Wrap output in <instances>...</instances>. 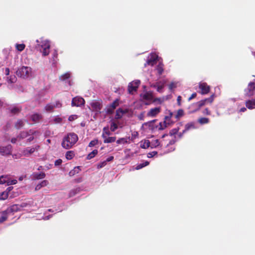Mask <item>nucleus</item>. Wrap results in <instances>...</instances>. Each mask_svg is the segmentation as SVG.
I'll use <instances>...</instances> for the list:
<instances>
[{"label": "nucleus", "mask_w": 255, "mask_h": 255, "mask_svg": "<svg viewBox=\"0 0 255 255\" xmlns=\"http://www.w3.org/2000/svg\"><path fill=\"white\" fill-rule=\"evenodd\" d=\"M78 140V137L76 133H69L63 138L61 146L66 149H69L72 147Z\"/></svg>", "instance_id": "1"}, {"label": "nucleus", "mask_w": 255, "mask_h": 255, "mask_svg": "<svg viewBox=\"0 0 255 255\" xmlns=\"http://www.w3.org/2000/svg\"><path fill=\"white\" fill-rule=\"evenodd\" d=\"M214 101V95L211 96L209 98L202 100L198 102L193 104L190 106L189 109L193 108V109L190 111V113H194L200 110V109L209 103L211 104Z\"/></svg>", "instance_id": "2"}, {"label": "nucleus", "mask_w": 255, "mask_h": 255, "mask_svg": "<svg viewBox=\"0 0 255 255\" xmlns=\"http://www.w3.org/2000/svg\"><path fill=\"white\" fill-rule=\"evenodd\" d=\"M16 74L22 79H27L32 74V69L28 66H22L18 68Z\"/></svg>", "instance_id": "3"}, {"label": "nucleus", "mask_w": 255, "mask_h": 255, "mask_svg": "<svg viewBox=\"0 0 255 255\" xmlns=\"http://www.w3.org/2000/svg\"><path fill=\"white\" fill-rule=\"evenodd\" d=\"M17 210V206L16 205H14L6 210L1 212L2 216L0 217V224L5 221L7 219L8 215L11 213L16 212Z\"/></svg>", "instance_id": "4"}, {"label": "nucleus", "mask_w": 255, "mask_h": 255, "mask_svg": "<svg viewBox=\"0 0 255 255\" xmlns=\"http://www.w3.org/2000/svg\"><path fill=\"white\" fill-rule=\"evenodd\" d=\"M245 95L247 97H251L255 94V80L249 83L248 87L245 90Z\"/></svg>", "instance_id": "5"}, {"label": "nucleus", "mask_w": 255, "mask_h": 255, "mask_svg": "<svg viewBox=\"0 0 255 255\" xmlns=\"http://www.w3.org/2000/svg\"><path fill=\"white\" fill-rule=\"evenodd\" d=\"M140 84L139 80H135L129 83L128 85V92L130 94H132L136 92Z\"/></svg>", "instance_id": "6"}, {"label": "nucleus", "mask_w": 255, "mask_h": 255, "mask_svg": "<svg viewBox=\"0 0 255 255\" xmlns=\"http://www.w3.org/2000/svg\"><path fill=\"white\" fill-rule=\"evenodd\" d=\"M12 151V147L10 144L6 146H0V154L2 156L11 155Z\"/></svg>", "instance_id": "7"}, {"label": "nucleus", "mask_w": 255, "mask_h": 255, "mask_svg": "<svg viewBox=\"0 0 255 255\" xmlns=\"http://www.w3.org/2000/svg\"><path fill=\"white\" fill-rule=\"evenodd\" d=\"M41 49H40V51L42 53L43 56H45L49 54V49H50V44L48 41H44L42 42L40 45Z\"/></svg>", "instance_id": "8"}, {"label": "nucleus", "mask_w": 255, "mask_h": 255, "mask_svg": "<svg viewBox=\"0 0 255 255\" xmlns=\"http://www.w3.org/2000/svg\"><path fill=\"white\" fill-rule=\"evenodd\" d=\"M85 104V100L83 98L76 97L73 98L71 105L72 107H79Z\"/></svg>", "instance_id": "9"}, {"label": "nucleus", "mask_w": 255, "mask_h": 255, "mask_svg": "<svg viewBox=\"0 0 255 255\" xmlns=\"http://www.w3.org/2000/svg\"><path fill=\"white\" fill-rule=\"evenodd\" d=\"M36 132L35 131H33L32 130H29L28 131H21L19 134L17 136V138L19 140L23 139L29 135H33Z\"/></svg>", "instance_id": "10"}, {"label": "nucleus", "mask_w": 255, "mask_h": 255, "mask_svg": "<svg viewBox=\"0 0 255 255\" xmlns=\"http://www.w3.org/2000/svg\"><path fill=\"white\" fill-rule=\"evenodd\" d=\"M157 58L158 56L155 53H151L150 57L147 60L145 64V66L147 65L153 66L156 64Z\"/></svg>", "instance_id": "11"}, {"label": "nucleus", "mask_w": 255, "mask_h": 255, "mask_svg": "<svg viewBox=\"0 0 255 255\" xmlns=\"http://www.w3.org/2000/svg\"><path fill=\"white\" fill-rule=\"evenodd\" d=\"M119 100L117 99L111 104H110L107 108V113L108 114H112L114 110L119 106Z\"/></svg>", "instance_id": "12"}, {"label": "nucleus", "mask_w": 255, "mask_h": 255, "mask_svg": "<svg viewBox=\"0 0 255 255\" xmlns=\"http://www.w3.org/2000/svg\"><path fill=\"white\" fill-rule=\"evenodd\" d=\"M171 123L170 117L165 116L164 121L163 123L160 122L159 124L158 129L159 130H163L166 128L168 125H169Z\"/></svg>", "instance_id": "13"}, {"label": "nucleus", "mask_w": 255, "mask_h": 255, "mask_svg": "<svg viewBox=\"0 0 255 255\" xmlns=\"http://www.w3.org/2000/svg\"><path fill=\"white\" fill-rule=\"evenodd\" d=\"M39 146L38 145H35L34 147H27L25 148L22 153L25 156H28L29 155L33 153L35 150H37L39 149Z\"/></svg>", "instance_id": "14"}, {"label": "nucleus", "mask_w": 255, "mask_h": 255, "mask_svg": "<svg viewBox=\"0 0 255 255\" xmlns=\"http://www.w3.org/2000/svg\"><path fill=\"white\" fill-rule=\"evenodd\" d=\"M199 88L201 90V93L202 95L208 94L210 89V86L206 83H200L199 86Z\"/></svg>", "instance_id": "15"}, {"label": "nucleus", "mask_w": 255, "mask_h": 255, "mask_svg": "<svg viewBox=\"0 0 255 255\" xmlns=\"http://www.w3.org/2000/svg\"><path fill=\"white\" fill-rule=\"evenodd\" d=\"M161 111L160 107H156L151 109L147 114V116L149 117H154L158 115Z\"/></svg>", "instance_id": "16"}, {"label": "nucleus", "mask_w": 255, "mask_h": 255, "mask_svg": "<svg viewBox=\"0 0 255 255\" xmlns=\"http://www.w3.org/2000/svg\"><path fill=\"white\" fill-rule=\"evenodd\" d=\"M195 124L193 122H191L187 124L185 126V129L183 130L182 132H180L178 134V136L180 138L182 136L183 134L186 132V131L189 130L191 128H195Z\"/></svg>", "instance_id": "17"}, {"label": "nucleus", "mask_w": 255, "mask_h": 255, "mask_svg": "<svg viewBox=\"0 0 255 255\" xmlns=\"http://www.w3.org/2000/svg\"><path fill=\"white\" fill-rule=\"evenodd\" d=\"M8 110L12 115H17L21 111L22 107L14 106L9 107Z\"/></svg>", "instance_id": "18"}, {"label": "nucleus", "mask_w": 255, "mask_h": 255, "mask_svg": "<svg viewBox=\"0 0 255 255\" xmlns=\"http://www.w3.org/2000/svg\"><path fill=\"white\" fill-rule=\"evenodd\" d=\"M91 106L94 111L101 113V110L102 108V105L100 102H93L91 104Z\"/></svg>", "instance_id": "19"}, {"label": "nucleus", "mask_w": 255, "mask_h": 255, "mask_svg": "<svg viewBox=\"0 0 255 255\" xmlns=\"http://www.w3.org/2000/svg\"><path fill=\"white\" fill-rule=\"evenodd\" d=\"M45 177V173L43 172H35L32 174V178L34 179H41Z\"/></svg>", "instance_id": "20"}, {"label": "nucleus", "mask_w": 255, "mask_h": 255, "mask_svg": "<svg viewBox=\"0 0 255 255\" xmlns=\"http://www.w3.org/2000/svg\"><path fill=\"white\" fill-rule=\"evenodd\" d=\"M102 137L104 139V143H112L115 142L116 140V136L108 137V136H104V135H102Z\"/></svg>", "instance_id": "21"}, {"label": "nucleus", "mask_w": 255, "mask_h": 255, "mask_svg": "<svg viewBox=\"0 0 255 255\" xmlns=\"http://www.w3.org/2000/svg\"><path fill=\"white\" fill-rule=\"evenodd\" d=\"M246 106L249 109H255V100L247 101L246 102Z\"/></svg>", "instance_id": "22"}, {"label": "nucleus", "mask_w": 255, "mask_h": 255, "mask_svg": "<svg viewBox=\"0 0 255 255\" xmlns=\"http://www.w3.org/2000/svg\"><path fill=\"white\" fill-rule=\"evenodd\" d=\"M140 146L142 148L146 149L150 146V142L149 140H142Z\"/></svg>", "instance_id": "23"}, {"label": "nucleus", "mask_w": 255, "mask_h": 255, "mask_svg": "<svg viewBox=\"0 0 255 255\" xmlns=\"http://www.w3.org/2000/svg\"><path fill=\"white\" fill-rule=\"evenodd\" d=\"M80 166H76L69 172V175L70 176H73L74 175L78 174L80 171Z\"/></svg>", "instance_id": "24"}, {"label": "nucleus", "mask_w": 255, "mask_h": 255, "mask_svg": "<svg viewBox=\"0 0 255 255\" xmlns=\"http://www.w3.org/2000/svg\"><path fill=\"white\" fill-rule=\"evenodd\" d=\"M198 122L201 125L208 124L210 122L209 118L201 117L198 119Z\"/></svg>", "instance_id": "25"}, {"label": "nucleus", "mask_w": 255, "mask_h": 255, "mask_svg": "<svg viewBox=\"0 0 255 255\" xmlns=\"http://www.w3.org/2000/svg\"><path fill=\"white\" fill-rule=\"evenodd\" d=\"M125 112L123 111V109L120 108L118 110H117L116 111V115H115V119H120L121 118H122L123 114L125 113Z\"/></svg>", "instance_id": "26"}, {"label": "nucleus", "mask_w": 255, "mask_h": 255, "mask_svg": "<svg viewBox=\"0 0 255 255\" xmlns=\"http://www.w3.org/2000/svg\"><path fill=\"white\" fill-rule=\"evenodd\" d=\"M98 153V150L94 149V150H93L92 152H91L87 155V156L86 157V159L87 160H90V159H92L93 158H94Z\"/></svg>", "instance_id": "27"}, {"label": "nucleus", "mask_w": 255, "mask_h": 255, "mask_svg": "<svg viewBox=\"0 0 255 255\" xmlns=\"http://www.w3.org/2000/svg\"><path fill=\"white\" fill-rule=\"evenodd\" d=\"M31 120L34 122H38L42 118V116L38 114H35L31 116Z\"/></svg>", "instance_id": "28"}, {"label": "nucleus", "mask_w": 255, "mask_h": 255, "mask_svg": "<svg viewBox=\"0 0 255 255\" xmlns=\"http://www.w3.org/2000/svg\"><path fill=\"white\" fill-rule=\"evenodd\" d=\"M75 156V153L73 151L69 150L66 153L65 157L67 160L72 159Z\"/></svg>", "instance_id": "29"}, {"label": "nucleus", "mask_w": 255, "mask_h": 255, "mask_svg": "<svg viewBox=\"0 0 255 255\" xmlns=\"http://www.w3.org/2000/svg\"><path fill=\"white\" fill-rule=\"evenodd\" d=\"M164 65L162 63H159L158 65L157 66L156 70L157 71V72L159 75H161L163 72L164 69H163Z\"/></svg>", "instance_id": "30"}, {"label": "nucleus", "mask_w": 255, "mask_h": 255, "mask_svg": "<svg viewBox=\"0 0 255 255\" xmlns=\"http://www.w3.org/2000/svg\"><path fill=\"white\" fill-rule=\"evenodd\" d=\"M16 81L17 78L15 75H10L7 77V81L8 83H14Z\"/></svg>", "instance_id": "31"}, {"label": "nucleus", "mask_w": 255, "mask_h": 255, "mask_svg": "<svg viewBox=\"0 0 255 255\" xmlns=\"http://www.w3.org/2000/svg\"><path fill=\"white\" fill-rule=\"evenodd\" d=\"M24 122L22 120H18L16 123L15 124V128H16V129H20V128H21L22 127H23V126H24Z\"/></svg>", "instance_id": "32"}, {"label": "nucleus", "mask_w": 255, "mask_h": 255, "mask_svg": "<svg viewBox=\"0 0 255 255\" xmlns=\"http://www.w3.org/2000/svg\"><path fill=\"white\" fill-rule=\"evenodd\" d=\"M160 145V142L158 139L152 140L150 142V147L151 148H156Z\"/></svg>", "instance_id": "33"}, {"label": "nucleus", "mask_w": 255, "mask_h": 255, "mask_svg": "<svg viewBox=\"0 0 255 255\" xmlns=\"http://www.w3.org/2000/svg\"><path fill=\"white\" fill-rule=\"evenodd\" d=\"M184 111L182 109H179L177 111L176 114L175 115V118L179 119L181 117L183 116Z\"/></svg>", "instance_id": "34"}, {"label": "nucleus", "mask_w": 255, "mask_h": 255, "mask_svg": "<svg viewBox=\"0 0 255 255\" xmlns=\"http://www.w3.org/2000/svg\"><path fill=\"white\" fill-rule=\"evenodd\" d=\"M149 162L147 161H145L142 163H140L137 165V166L135 167V169L139 170L141 169L142 168L148 165L149 164Z\"/></svg>", "instance_id": "35"}, {"label": "nucleus", "mask_w": 255, "mask_h": 255, "mask_svg": "<svg viewBox=\"0 0 255 255\" xmlns=\"http://www.w3.org/2000/svg\"><path fill=\"white\" fill-rule=\"evenodd\" d=\"M8 197V192L4 191L0 194V200H4Z\"/></svg>", "instance_id": "36"}, {"label": "nucleus", "mask_w": 255, "mask_h": 255, "mask_svg": "<svg viewBox=\"0 0 255 255\" xmlns=\"http://www.w3.org/2000/svg\"><path fill=\"white\" fill-rule=\"evenodd\" d=\"M80 189L79 188L74 189L71 190L70 192H69V197H71L75 196L76 194L80 192Z\"/></svg>", "instance_id": "37"}, {"label": "nucleus", "mask_w": 255, "mask_h": 255, "mask_svg": "<svg viewBox=\"0 0 255 255\" xmlns=\"http://www.w3.org/2000/svg\"><path fill=\"white\" fill-rule=\"evenodd\" d=\"M111 134V132L109 130V127H104L103 129L102 135L104 136H109Z\"/></svg>", "instance_id": "38"}, {"label": "nucleus", "mask_w": 255, "mask_h": 255, "mask_svg": "<svg viewBox=\"0 0 255 255\" xmlns=\"http://www.w3.org/2000/svg\"><path fill=\"white\" fill-rule=\"evenodd\" d=\"M25 47V45L24 44H17L16 45V48L19 51H23Z\"/></svg>", "instance_id": "39"}, {"label": "nucleus", "mask_w": 255, "mask_h": 255, "mask_svg": "<svg viewBox=\"0 0 255 255\" xmlns=\"http://www.w3.org/2000/svg\"><path fill=\"white\" fill-rule=\"evenodd\" d=\"M54 108V107L53 104H48L46 105L45 107V109L47 112H52L53 109Z\"/></svg>", "instance_id": "40"}, {"label": "nucleus", "mask_w": 255, "mask_h": 255, "mask_svg": "<svg viewBox=\"0 0 255 255\" xmlns=\"http://www.w3.org/2000/svg\"><path fill=\"white\" fill-rule=\"evenodd\" d=\"M70 73H66L64 74H63L62 75H61V76L60 77V78H60V79L61 80H63V81H64V80H66V79H69V78H70Z\"/></svg>", "instance_id": "41"}, {"label": "nucleus", "mask_w": 255, "mask_h": 255, "mask_svg": "<svg viewBox=\"0 0 255 255\" xmlns=\"http://www.w3.org/2000/svg\"><path fill=\"white\" fill-rule=\"evenodd\" d=\"M152 87H153L154 88H156L157 91H158V92L162 93V90L164 88V85L162 84L161 85H157V86L156 85H154L152 86Z\"/></svg>", "instance_id": "42"}, {"label": "nucleus", "mask_w": 255, "mask_h": 255, "mask_svg": "<svg viewBox=\"0 0 255 255\" xmlns=\"http://www.w3.org/2000/svg\"><path fill=\"white\" fill-rule=\"evenodd\" d=\"M118 128V125L116 123L112 122L111 123L110 129L112 131H115Z\"/></svg>", "instance_id": "43"}, {"label": "nucleus", "mask_w": 255, "mask_h": 255, "mask_svg": "<svg viewBox=\"0 0 255 255\" xmlns=\"http://www.w3.org/2000/svg\"><path fill=\"white\" fill-rule=\"evenodd\" d=\"M179 129V128L172 129L169 132V134L171 136L176 134L178 132Z\"/></svg>", "instance_id": "44"}, {"label": "nucleus", "mask_w": 255, "mask_h": 255, "mask_svg": "<svg viewBox=\"0 0 255 255\" xmlns=\"http://www.w3.org/2000/svg\"><path fill=\"white\" fill-rule=\"evenodd\" d=\"M98 143V139H94L90 142L89 143L88 146L89 147H93L95 145H97Z\"/></svg>", "instance_id": "45"}, {"label": "nucleus", "mask_w": 255, "mask_h": 255, "mask_svg": "<svg viewBox=\"0 0 255 255\" xmlns=\"http://www.w3.org/2000/svg\"><path fill=\"white\" fill-rule=\"evenodd\" d=\"M143 98L145 100H150L152 99V95L151 94L146 93L143 95Z\"/></svg>", "instance_id": "46"}, {"label": "nucleus", "mask_w": 255, "mask_h": 255, "mask_svg": "<svg viewBox=\"0 0 255 255\" xmlns=\"http://www.w3.org/2000/svg\"><path fill=\"white\" fill-rule=\"evenodd\" d=\"M157 154V152L155 151H153L149 152L147 154V156L148 158H151V157H153V156H154L155 155H156Z\"/></svg>", "instance_id": "47"}, {"label": "nucleus", "mask_w": 255, "mask_h": 255, "mask_svg": "<svg viewBox=\"0 0 255 255\" xmlns=\"http://www.w3.org/2000/svg\"><path fill=\"white\" fill-rule=\"evenodd\" d=\"M127 140L125 138H121L117 140V143L118 144H121L122 143H127Z\"/></svg>", "instance_id": "48"}, {"label": "nucleus", "mask_w": 255, "mask_h": 255, "mask_svg": "<svg viewBox=\"0 0 255 255\" xmlns=\"http://www.w3.org/2000/svg\"><path fill=\"white\" fill-rule=\"evenodd\" d=\"M106 164H107V162L105 160V161H104L103 162H101L98 163L97 164V168H101L104 167L105 166H106Z\"/></svg>", "instance_id": "49"}, {"label": "nucleus", "mask_w": 255, "mask_h": 255, "mask_svg": "<svg viewBox=\"0 0 255 255\" xmlns=\"http://www.w3.org/2000/svg\"><path fill=\"white\" fill-rule=\"evenodd\" d=\"M202 113L204 115H210L211 111L209 110L208 108H205L202 112Z\"/></svg>", "instance_id": "50"}, {"label": "nucleus", "mask_w": 255, "mask_h": 255, "mask_svg": "<svg viewBox=\"0 0 255 255\" xmlns=\"http://www.w3.org/2000/svg\"><path fill=\"white\" fill-rule=\"evenodd\" d=\"M48 184V181L44 180H43L40 183H39V185H40V186L42 188L43 187H45V186H47Z\"/></svg>", "instance_id": "51"}, {"label": "nucleus", "mask_w": 255, "mask_h": 255, "mask_svg": "<svg viewBox=\"0 0 255 255\" xmlns=\"http://www.w3.org/2000/svg\"><path fill=\"white\" fill-rule=\"evenodd\" d=\"M138 136V133L137 131H134L131 134V139H134Z\"/></svg>", "instance_id": "52"}, {"label": "nucleus", "mask_w": 255, "mask_h": 255, "mask_svg": "<svg viewBox=\"0 0 255 255\" xmlns=\"http://www.w3.org/2000/svg\"><path fill=\"white\" fill-rule=\"evenodd\" d=\"M6 182V180L5 179V177L3 176H1L0 177V184H3Z\"/></svg>", "instance_id": "53"}, {"label": "nucleus", "mask_w": 255, "mask_h": 255, "mask_svg": "<svg viewBox=\"0 0 255 255\" xmlns=\"http://www.w3.org/2000/svg\"><path fill=\"white\" fill-rule=\"evenodd\" d=\"M53 106L54 107V108H60V107H62V104L59 101H56L55 104H53Z\"/></svg>", "instance_id": "54"}, {"label": "nucleus", "mask_w": 255, "mask_h": 255, "mask_svg": "<svg viewBox=\"0 0 255 255\" xmlns=\"http://www.w3.org/2000/svg\"><path fill=\"white\" fill-rule=\"evenodd\" d=\"M62 163V160L61 159H58L56 160H55L54 162L55 166H59Z\"/></svg>", "instance_id": "55"}, {"label": "nucleus", "mask_w": 255, "mask_h": 255, "mask_svg": "<svg viewBox=\"0 0 255 255\" xmlns=\"http://www.w3.org/2000/svg\"><path fill=\"white\" fill-rule=\"evenodd\" d=\"M17 183V180L15 179L10 180L7 182L8 185H14Z\"/></svg>", "instance_id": "56"}, {"label": "nucleus", "mask_w": 255, "mask_h": 255, "mask_svg": "<svg viewBox=\"0 0 255 255\" xmlns=\"http://www.w3.org/2000/svg\"><path fill=\"white\" fill-rule=\"evenodd\" d=\"M176 142V139L175 137H174V139H171L169 141V143L167 144V146H168L169 145H172L174 144Z\"/></svg>", "instance_id": "57"}, {"label": "nucleus", "mask_w": 255, "mask_h": 255, "mask_svg": "<svg viewBox=\"0 0 255 255\" xmlns=\"http://www.w3.org/2000/svg\"><path fill=\"white\" fill-rule=\"evenodd\" d=\"M76 118H77L76 116L71 115L69 117L68 120L70 121H72L75 120Z\"/></svg>", "instance_id": "58"}, {"label": "nucleus", "mask_w": 255, "mask_h": 255, "mask_svg": "<svg viewBox=\"0 0 255 255\" xmlns=\"http://www.w3.org/2000/svg\"><path fill=\"white\" fill-rule=\"evenodd\" d=\"M197 96V94L196 93H193L191 96L189 98L188 101H190L191 100L195 98Z\"/></svg>", "instance_id": "59"}, {"label": "nucleus", "mask_w": 255, "mask_h": 255, "mask_svg": "<svg viewBox=\"0 0 255 255\" xmlns=\"http://www.w3.org/2000/svg\"><path fill=\"white\" fill-rule=\"evenodd\" d=\"M181 97L180 96H179L178 97H177V104L178 106H180L181 105Z\"/></svg>", "instance_id": "60"}, {"label": "nucleus", "mask_w": 255, "mask_h": 255, "mask_svg": "<svg viewBox=\"0 0 255 255\" xmlns=\"http://www.w3.org/2000/svg\"><path fill=\"white\" fill-rule=\"evenodd\" d=\"M113 159H114V156H111L109 157L108 158H107V159L105 161L107 163V162L111 161Z\"/></svg>", "instance_id": "61"}, {"label": "nucleus", "mask_w": 255, "mask_h": 255, "mask_svg": "<svg viewBox=\"0 0 255 255\" xmlns=\"http://www.w3.org/2000/svg\"><path fill=\"white\" fill-rule=\"evenodd\" d=\"M17 140H18V138H17V137L16 138L15 137H13V138H11V142L12 143H16Z\"/></svg>", "instance_id": "62"}, {"label": "nucleus", "mask_w": 255, "mask_h": 255, "mask_svg": "<svg viewBox=\"0 0 255 255\" xmlns=\"http://www.w3.org/2000/svg\"><path fill=\"white\" fill-rule=\"evenodd\" d=\"M5 74L6 75H9V69L8 68H6L5 69Z\"/></svg>", "instance_id": "63"}, {"label": "nucleus", "mask_w": 255, "mask_h": 255, "mask_svg": "<svg viewBox=\"0 0 255 255\" xmlns=\"http://www.w3.org/2000/svg\"><path fill=\"white\" fill-rule=\"evenodd\" d=\"M29 136H30L27 139V140L28 142L31 141L34 139V136H33V135H31Z\"/></svg>", "instance_id": "64"}]
</instances>
